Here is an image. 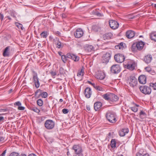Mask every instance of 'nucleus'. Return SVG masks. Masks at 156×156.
I'll list each match as a JSON object with an SVG mask.
<instances>
[{
	"label": "nucleus",
	"mask_w": 156,
	"mask_h": 156,
	"mask_svg": "<svg viewBox=\"0 0 156 156\" xmlns=\"http://www.w3.org/2000/svg\"><path fill=\"white\" fill-rule=\"evenodd\" d=\"M66 56L68 58L71 59L75 61H77L79 60V57L73 54L68 53L66 55Z\"/></svg>",
	"instance_id": "obj_15"
},
{
	"label": "nucleus",
	"mask_w": 156,
	"mask_h": 156,
	"mask_svg": "<svg viewBox=\"0 0 156 156\" xmlns=\"http://www.w3.org/2000/svg\"><path fill=\"white\" fill-rule=\"evenodd\" d=\"M41 90L40 89H38L35 92V95H36L39 92H40Z\"/></svg>",
	"instance_id": "obj_62"
},
{
	"label": "nucleus",
	"mask_w": 156,
	"mask_h": 156,
	"mask_svg": "<svg viewBox=\"0 0 156 156\" xmlns=\"http://www.w3.org/2000/svg\"><path fill=\"white\" fill-rule=\"evenodd\" d=\"M136 156H149L147 153L141 154L140 153H137L136 154Z\"/></svg>",
	"instance_id": "obj_33"
},
{
	"label": "nucleus",
	"mask_w": 156,
	"mask_h": 156,
	"mask_svg": "<svg viewBox=\"0 0 156 156\" xmlns=\"http://www.w3.org/2000/svg\"><path fill=\"white\" fill-rule=\"evenodd\" d=\"M9 47L8 46L5 49L3 53V55L4 56H7L9 55Z\"/></svg>",
	"instance_id": "obj_25"
},
{
	"label": "nucleus",
	"mask_w": 156,
	"mask_h": 156,
	"mask_svg": "<svg viewBox=\"0 0 156 156\" xmlns=\"http://www.w3.org/2000/svg\"><path fill=\"white\" fill-rule=\"evenodd\" d=\"M56 34L58 36H61V33L59 31H56L55 32Z\"/></svg>",
	"instance_id": "obj_51"
},
{
	"label": "nucleus",
	"mask_w": 156,
	"mask_h": 156,
	"mask_svg": "<svg viewBox=\"0 0 156 156\" xmlns=\"http://www.w3.org/2000/svg\"><path fill=\"white\" fill-rule=\"evenodd\" d=\"M15 105L19 106V107L21 105V103L19 101L16 102L14 104Z\"/></svg>",
	"instance_id": "obj_46"
},
{
	"label": "nucleus",
	"mask_w": 156,
	"mask_h": 156,
	"mask_svg": "<svg viewBox=\"0 0 156 156\" xmlns=\"http://www.w3.org/2000/svg\"><path fill=\"white\" fill-rule=\"evenodd\" d=\"M109 24L111 28L114 30L117 29L119 26V23L117 21L114 20H110Z\"/></svg>",
	"instance_id": "obj_7"
},
{
	"label": "nucleus",
	"mask_w": 156,
	"mask_h": 156,
	"mask_svg": "<svg viewBox=\"0 0 156 156\" xmlns=\"http://www.w3.org/2000/svg\"><path fill=\"white\" fill-rule=\"evenodd\" d=\"M124 44H125L123 42H121L118 45H119L120 47H121L122 48L124 46Z\"/></svg>",
	"instance_id": "obj_48"
},
{
	"label": "nucleus",
	"mask_w": 156,
	"mask_h": 156,
	"mask_svg": "<svg viewBox=\"0 0 156 156\" xmlns=\"http://www.w3.org/2000/svg\"><path fill=\"white\" fill-rule=\"evenodd\" d=\"M139 82L141 84H145L146 83V77L144 75L140 76L138 78Z\"/></svg>",
	"instance_id": "obj_16"
},
{
	"label": "nucleus",
	"mask_w": 156,
	"mask_h": 156,
	"mask_svg": "<svg viewBox=\"0 0 156 156\" xmlns=\"http://www.w3.org/2000/svg\"><path fill=\"white\" fill-rule=\"evenodd\" d=\"M136 66V64L135 62L130 61V62H129L126 66L127 69L130 70H133L135 69Z\"/></svg>",
	"instance_id": "obj_11"
},
{
	"label": "nucleus",
	"mask_w": 156,
	"mask_h": 156,
	"mask_svg": "<svg viewBox=\"0 0 156 156\" xmlns=\"http://www.w3.org/2000/svg\"><path fill=\"white\" fill-rule=\"evenodd\" d=\"M111 55L109 53L107 52L104 54L102 57V61L103 63L106 64L108 62Z\"/></svg>",
	"instance_id": "obj_6"
},
{
	"label": "nucleus",
	"mask_w": 156,
	"mask_h": 156,
	"mask_svg": "<svg viewBox=\"0 0 156 156\" xmlns=\"http://www.w3.org/2000/svg\"><path fill=\"white\" fill-rule=\"evenodd\" d=\"M85 50L88 52H92L94 51V47L90 45L87 44L85 46Z\"/></svg>",
	"instance_id": "obj_18"
},
{
	"label": "nucleus",
	"mask_w": 156,
	"mask_h": 156,
	"mask_svg": "<svg viewBox=\"0 0 156 156\" xmlns=\"http://www.w3.org/2000/svg\"><path fill=\"white\" fill-rule=\"evenodd\" d=\"M73 149L74 151L76 154L81 153L82 151L81 147L79 145H74L73 147Z\"/></svg>",
	"instance_id": "obj_12"
},
{
	"label": "nucleus",
	"mask_w": 156,
	"mask_h": 156,
	"mask_svg": "<svg viewBox=\"0 0 156 156\" xmlns=\"http://www.w3.org/2000/svg\"><path fill=\"white\" fill-rule=\"evenodd\" d=\"M37 104L40 106H42L43 104V101L41 99H39L37 101Z\"/></svg>",
	"instance_id": "obj_30"
},
{
	"label": "nucleus",
	"mask_w": 156,
	"mask_h": 156,
	"mask_svg": "<svg viewBox=\"0 0 156 156\" xmlns=\"http://www.w3.org/2000/svg\"><path fill=\"white\" fill-rule=\"evenodd\" d=\"M9 156H20L19 154L15 152L11 153Z\"/></svg>",
	"instance_id": "obj_40"
},
{
	"label": "nucleus",
	"mask_w": 156,
	"mask_h": 156,
	"mask_svg": "<svg viewBox=\"0 0 156 156\" xmlns=\"http://www.w3.org/2000/svg\"><path fill=\"white\" fill-rule=\"evenodd\" d=\"M91 85L95 88H96V87L97 86V85L95 84V83H92V84H91Z\"/></svg>",
	"instance_id": "obj_58"
},
{
	"label": "nucleus",
	"mask_w": 156,
	"mask_h": 156,
	"mask_svg": "<svg viewBox=\"0 0 156 156\" xmlns=\"http://www.w3.org/2000/svg\"><path fill=\"white\" fill-rule=\"evenodd\" d=\"M4 18V16L2 13H0V20H1V21H2Z\"/></svg>",
	"instance_id": "obj_49"
},
{
	"label": "nucleus",
	"mask_w": 156,
	"mask_h": 156,
	"mask_svg": "<svg viewBox=\"0 0 156 156\" xmlns=\"http://www.w3.org/2000/svg\"><path fill=\"white\" fill-rule=\"evenodd\" d=\"M28 156H37L36 155L34 154H29Z\"/></svg>",
	"instance_id": "obj_64"
},
{
	"label": "nucleus",
	"mask_w": 156,
	"mask_h": 156,
	"mask_svg": "<svg viewBox=\"0 0 156 156\" xmlns=\"http://www.w3.org/2000/svg\"><path fill=\"white\" fill-rule=\"evenodd\" d=\"M6 150H5L3 152V153H2V154H1V155L2 156H5V154L6 153Z\"/></svg>",
	"instance_id": "obj_55"
},
{
	"label": "nucleus",
	"mask_w": 156,
	"mask_h": 156,
	"mask_svg": "<svg viewBox=\"0 0 156 156\" xmlns=\"http://www.w3.org/2000/svg\"><path fill=\"white\" fill-rule=\"evenodd\" d=\"M60 73L61 74H63L64 72V69L63 68H61L59 69Z\"/></svg>",
	"instance_id": "obj_47"
},
{
	"label": "nucleus",
	"mask_w": 156,
	"mask_h": 156,
	"mask_svg": "<svg viewBox=\"0 0 156 156\" xmlns=\"http://www.w3.org/2000/svg\"><path fill=\"white\" fill-rule=\"evenodd\" d=\"M96 15L99 16H101V14L100 13L98 12L96 13Z\"/></svg>",
	"instance_id": "obj_59"
},
{
	"label": "nucleus",
	"mask_w": 156,
	"mask_h": 156,
	"mask_svg": "<svg viewBox=\"0 0 156 156\" xmlns=\"http://www.w3.org/2000/svg\"><path fill=\"white\" fill-rule=\"evenodd\" d=\"M31 109L32 110L37 113H39L40 112V110L36 107H33L31 108Z\"/></svg>",
	"instance_id": "obj_36"
},
{
	"label": "nucleus",
	"mask_w": 156,
	"mask_h": 156,
	"mask_svg": "<svg viewBox=\"0 0 156 156\" xmlns=\"http://www.w3.org/2000/svg\"><path fill=\"white\" fill-rule=\"evenodd\" d=\"M121 70V68L119 65H114L111 67L112 73L116 74L119 73Z\"/></svg>",
	"instance_id": "obj_5"
},
{
	"label": "nucleus",
	"mask_w": 156,
	"mask_h": 156,
	"mask_svg": "<svg viewBox=\"0 0 156 156\" xmlns=\"http://www.w3.org/2000/svg\"><path fill=\"white\" fill-rule=\"evenodd\" d=\"M73 156H83V155L82 153L76 154Z\"/></svg>",
	"instance_id": "obj_54"
},
{
	"label": "nucleus",
	"mask_w": 156,
	"mask_h": 156,
	"mask_svg": "<svg viewBox=\"0 0 156 156\" xmlns=\"http://www.w3.org/2000/svg\"><path fill=\"white\" fill-rule=\"evenodd\" d=\"M91 94L92 92L90 88L87 87L84 90V94L87 98H90L91 96Z\"/></svg>",
	"instance_id": "obj_13"
},
{
	"label": "nucleus",
	"mask_w": 156,
	"mask_h": 156,
	"mask_svg": "<svg viewBox=\"0 0 156 156\" xmlns=\"http://www.w3.org/2000/svg\"><path fill=\"white\" fill-rule=\"evenodd\" d=\"M111 147L114 148L116 147V142L115 139H112L111 142Z\"/></svg>",
	"instance_id": "obj_28"
},
{
	"label": "nucleus",
	"mask_w": 156,
	"mask_h": 156,
	"mask_svg": "<svg viewBox=\"0 0 156 156\" xmlns=\"http://www.w3.org/2000/svg\"><path fill=\"white\" fill-rule=\"evenodd\" d=\"M17 26L18 28H20L21 26H22V25L21 24H19L17 25Z\"/></svg>",
	"instance_id": "obj_63"
},
{
	"label": "nucleus",
	"mask_w": 156,
	"mask_h": 156,
	"mask_svg": "<svg viewBox=\"0 0 156 156\" xmlns=\"http://www.w3.org/2000/svg\"><path fill=\"white\" fill-rule=\"evenodd\" d=\"M83 70L82 69L80 71H79L77 74L78 76H83Z\"/></svg>",
	"instance_id": "obj_38"
},
{
	"label": "nucleus",
	"mask_w": 156,
	"mask_h": 156,
	"mask_svg": "<svg viewBox=\"0 0 156 156\" xmlns=\"http://www.w3.org/2000/svg\"><path fill=\"white\" fill-rule=\"evenodd\" d=\"M136 44L137 46V48L138 50H140L143 49L144 45L143 42L140 41Z\"/></svg>",
	"instance_id": "obj_22"
},
{
	"label": "nucleus",
	"mask_w": 156,
	"mask_h": 156,
	"mask_svg": "<svg viewBox=\"0 0 156 156\" xmlns=\"http://www.w3.org/2000/svg\"><path fill=\"white\" fill-rule=\"evenodd\" d=\"M115 48L116 49H121L122 48L121 47H120L119 45L115 46Z\"/></svg>",
	"instance_id": "obj_57"
},
{
	"label": "nucleus",
	"mask_w": 156,
	"mask_h": 156,
	"mask_svg": "<svg viewBox=\"0 0 156 156\" xmlns=\"http://www.w3.org/2000/svg\"><path fill=\"white\" fill-rule=\"evenodd\" d=\"M143 115L144 116H145L146 114L143 111H141L140 113V118H142V116Z\"/></svg>",
	"instance_id": "obj_42"
},
{
	"label": "nucleus",
	"mask_w": 156,
	"mask_h": 156,
	"mask_svg": "<svg viewBox=\"0 0 156 156\" xmlns=\"http://www.w3.org/2000/svg\"><path fill=\"white\" fill-rule=\"evenodd\" d=\"M51 73L52 76H55L56 75V73L55 72L52 71L51 72Z\"/></svg>",
	"instance_id": "obj_52"
},
{
	"label": "nucleus",
	"mask_w": 156,
	"mask_h": 156,
	"mask_svg": "<svg viewBox=\"0 0 156 156\" xmlns=\"http://www.w3.org/2000/svg\"><path fill=\"white\" fill-rule=\"evenodd\" d=\"M137 83V79L133 76H131L129 80V84L130 86L133 87L136 86Z\"/></svg>",
	"instance_id": "obj_8"
},
{
	"label": "nucleus",
	"mask_w": 156,
	"mask_h": 156,
	"mask_svg": "<svg viewBox=\"0 0 156 156\" xmlns=\"http://www.w3.org/2000/svg\"><path fill=\"white\" fill-rule=\"evenodd\" d=\"M40 95H41L42 98H46L47 97L48 94L46 92H43L42 93H41Z\"/></svg>",
	"instance_id": "obj_34"
},
{
	"label": "nucleus",
	"mask_w": 156,
	"mask_h": 156,
	"mask_svg": "<svg viewBox=\"0 0 156 156\" xmlns=\"http://www.w3.org/2000/svg\"><path fill=\"white\" fill-rule=\"evenodd\" d=\"M55 122L51 120H46L44 123L45 128L48 129H51L53 128L55 126Z\"/></svg>",
	"instance_id": "obj_2"
},
{
	"label": "nucleus",
	"mask_w": 156,
	"mask_h": 156,
	"mask_svg": "<svg viewBox=\"0 0 156 156\" xmlns=\"http://www.w3.org/2000/svg\"><path fill=\"white\" fill-rule=\"evenodd\" d=\"M10 14L11 16H12L14 18H16V16L17 15L16 12L13 11H12L11 12Z\"/></svg>",
	"instance_id": "obj_37"
},
{
	"label": "nucleus",
	"mask_w": 156,
	"mask_h": 156,
	"mask_svg": "<svg viewBox=\"0 0 156 156\" xmlns=\"http://www.w3.org/2000/svg\"><path fill=\"white\" fill-rule=\"evenodd\" d=\"M102 103L100 102H98L94 103V107L95 110L96 111L99 110L102 106Z\"/></svg>",
	"instance_id": "obj_19"
},
{
	"label": "nucleus",
	"mask_w": 156,
	"mask_h": 156,
	"mask_svg": "<svg viewBox=\"0 0 156 156\" xmlns=\"http://www.w3.org/2000/svg\"><path fill=\"white\" fill-rule=\"evenodd\" d=\"M33 80L34 82L36 87L37 88H38L40 86L39 79L38 78L37 73L34 72Z\"/></svg>",
	"instance_id": "obj_9"
},
{
	"label": "nucleus",
	"mask_w": 156,
	"mask_h": 156,
	"mask_svg": "<svg viewBox=\"0 0 156 156\" xmlns=\"http://www.w3.org/2000/svg\"><path fill=\"white\" fill-rule=\"evenodd\" d=\"M56 47L58 48H61L62 45L61 43L59 41H57L56 43Z\"/></svg>",
	"instance_id": "obj_39"
},
{
	"label": "nucleus",
	"mask_w": 156,
	"mask_h": 156,
	"mask_svg": "<svg viewBox=\"0 0 156 156\" xmlns=\"http://www.w3.org/2000/svg\"><path fill=\"white\" fill-rule=\"evenodd\" d=\"M139 106V105L136 104L135 106L130 107V109L134 112H136L138 110V108H137V107H138Z\"/></svg>",
	"instance_id": "obj_27"
},
{
	"label": "nucleus",
	"mask_w": 156,
	"mask_h": 156,
	"mask_svg": "<svg viewBox=\"0 0 156 156\" xmlns=\"http://www.w3.org/2000/svg\"><path fill=\"white\" fill-rule=\"evenodd\" d=\"M96 77L97 79L101 80L105 78V76L103 73H100L97 75Z\"/></svg>",
	"instance_id": "obj_26"
},
{
	"label": "nucleus",
	"mask_w": 156,
	"mask_h": 156,
	"mask_svg": "<svg viewBox=\"0 0 156 156\" xmlns=\"http://www.w3.org/2000/svg\"><path fill=\"white\" fill-rule=\"evenodd\" d=\"M4 140V138L2 136H0V142H2Z\"/></svg>",
	"instance_id": "obj_56"
},
{
	"label": "nucleus",
	"mask_w": 156,
	"mask_h": 156,
	"mask_svg": "<svg viewBox=\"0 0 156 156\" xmlns=\"http://www.w3.org/2000/svg\"><path fill=\"white\" fill-rule=\"evenodd\" d=\"M62 59L63 62L65 63L66 61V57L65 55H62Z\"/></svg>",
	"instance_id": "obj_41"
},
{
	"label": "nucleus",
	"mask_w": 156,
	"mask_h": 156,
	"mask_svg": "<svg viewBox=\"0 0 156 156\" xmlns=\"http://www.w3.org/2000/svg\"><path fill=\"white\" fill-rule=\"evenodd\" d=\"M7 111V109H0V112H6Z\"/></svg>",
	"instance_id": "obj_53"
},
{
	"label": "nucleus",
	"mask_w": 156,
	"mask_h": 156,
	"mask_svg": "<svg viewBox=\"0 0 156 156\" xmlns=\"http://www.w3.org/2000/svg\"><path fill=\"white\" fill-rule=\"evenodd\" d=\"M102 97L105 99L110 101V94H104L102 95Z\"/></svg>",
	"instance_id": "obj_29"
},
{
	"label": "nucleus",
	"mask_w": 156,
	"mask_h": 156,
	"mask_svg": "<svg viewBox=\"0 0 156 156\" xmlns=\"http://www.w3.org/2000/svg\"><path fill=\"white\" fill-rule=\"evenodd\" d=\"M86 108L87 110L89 111L90 110V108L89 106H87Z\"/></svg>",
	"instance_id": "obj_61"
},
{
	"label": "nucleus",
	"mask_w": 156,
	"mask_h": 156,
	"mask_svg": "<svg viewBox=\"0 0 156 156\" xmlns=\"http://www.w3.org/2000/svg\"><path fill=\"white\" fill-rule=\"evenodd\" d=\"M114 58L117 62L122 63L124 61L125 57L123 55L118 54L115 55Z\"/></svg>",
	"instance_id": "obj_4"
},
{
	"label": "nucleus",
	"mask_w": 156,
	"mask_h": 156,
	"mask_svg": "<svg viewBox=\"0 0 156 156\" xmlns=\"http://www.w3.org/2000/svg\"><path fill=\"white\" fill-rule=\"evenodd\" d=\"M145 69L147 70V71H148V72L150 71L151 70V69L149 67H146L145 68Z\"/></svg>",
	"instance_id": "obj_60"
},
{
	"label": "nucleus",
	"mask_w": 156,
	"mask_h": 156,
	"mask_svg": "<svg viewBox=\"0 0 156 156\" xmlns=\"http://www.w3.org/2000/svg\"><path fill=\"white\" fill-rule=\"evenodd\" d=\"M152 56L151 55H148L145 56L144 58V61L147 63L150 62L152 60Z\"/></svg>",
	"instance_id": "obj_20"
},
{
	"label": "nucleus",
	"mask_w": 156,
	"mask_h": 156,
	"mask_svg": "<svg viewBox=\"0 0 156 156\" xmlns=\"http://www.w3.org/2000/svg\"><path fill=\"white\" fill-rule=\"evenodd\" d=\"M131 49L133 51H136L137 49V46L136 43H134L132 45Z\"/></svg>",
	"instance_id": "obj_31"
},
{
	"label": "nucleus",
	"mask_w": 156,
	"mask_h": 156,
	"mask_svg": "<svg viewBox=\"0 0 156 156\" xmlns=\"http://www.w3.org/2000/svg\"><path fill=\"white\" fill-rule=\"evenodd\" d=\"M151 39L155 41H156V32H154L150 34Z\"/></svg>",
	"instance_id": "obj_24"
},
{
	"label": "nucleus",
	"mask_w": 156,
	"mask_h": 156,
	"mask_svg": "<svg viewBox=\"0 0 156 156\" xmlns=\"http://www.w3.org/2000/svg\"><path fill=\"white\" fill-rule=\"evenodd\" d=\"M93 28L95 31H98L100 30V28L96 26L94 27Z\"/></svg>",
	"instance_id": "obj_45"
},
{
	"label": "nucleus",
	"mask_w": 156,
	"mask_h": 156,
	"mask_svg": "<svg viewBox=\"0 0 156 156\" xmlns=\"http://www.w3.org/2000/svg\"><path fill=\"white\" fill-rule=\"evenodd\" d=\"M95 89L99 91H103L104 90V89L102 87L98 85L97 86Z\"/></svg>",
	"instance_id": "obj_35"
},
{
	"label": "nucleus",
	"mask_w": 156,
	"mask_h": 156,
	"mask_svg": "<svg viewBox=\"0 0 156 156\" xmlns=\"http://www.w3.org/2000/svg\"><path fill=\"white\" fill-rule=\"evenodd\" d=\"M62 112L64 114H67L68 113L69 111L67 109L64 108L62 109Z\"/></svg>",
	"instance_id": "obj_43"
},
{
	"label": "nucleus",
	"mask_w": 156,
	"mask_h": 156,
	"mask_svg": "<svg viewBox=\"0 0 156 156\" xmlns=\"http://www.w3.org/2000/svg\"><path fill=\"white\" fill-rule=\"evenodd\" d=\"M118 99V97L115 94H110V101H116Z\"/></svg>",
	"instance_id": "obj_21"
},
{
	"label": "nucleus",
	"mask_w": 156,
	"mask_h": 156,
	"mask_svg": "<svg viewBox=\"0 0 156 156\" xmlns=\"http://www.w3.org/2000/svg\"><path fill=\"white\" fill-rule=\"evenodd\" d=\"M112 34L111 33H108L104 34L103 35V37L104 40L109 39L112 37Z\"/></svg>",
	"instance_id": "obj_23"
},
{
	"label": "nucleus",
	"mask_w": 156,
	"mask_h": 156,
	"mask_svg": "<svg viewBox=\"0 0 156 156\" xmlns=\"http://www.w3.org/2000/svg\"><path fill=\"white\" fill-rule=\"evenodd\" d=\"M106 117L108 120L111 123H114L116 122L115 115L112 112H108L107 113Z\"/></svg>",
	"instance_id": "obj_1"
},
{
	"label": "nucleus",
	"mask_w": 156,
	"mask_h": 156,
	"mask_svg": "<svg viewBox=\"0 0 156 156\" xmlns=\"http://www.w3.org/2000/svg\"><path fill=\"white\" fill-rule=\"evenodd\" d=\"M41 37L43 38H46L48 36L47 32L46 31L42 32L41 33Z\"/></svg>",
	"instance_id": "obj_32"
},
{
	"label": "nucleus",
	"mask_w": 156,
	"mask_h": 156,
	"mask_svg": "<svg viewBox=\"0 0 156 156\" xmlns=\"http://www.w3.org/2000/svg\"><path fill=\"white\" fill-rule=\"evenodd\" d=\"M128 132L129 129L128 128H123L119 131V135L121 136H125L126 134Z\"/></svg>",
	"instance_id": "obj_17"
},
{
	"label": "nucleus",
	"mask_w": 156,
	"mask_h": 156,
	"mask_svg": "<svg viewBox=\"0 0 156 156\" xmlns=\"http://www.w3.org/2000/svg\"><path fill=\"white\" fill-rule=\"evenodd\" d=\"M139 89L141 92L145 94H149L151 92V88L148 86H142L140 87Z\"/></svg>",
	"instance_id": "obj_3"
},
{
	"label": "nucleus",
	"mask_w": 156,
	"mask_h": 156,
	"mask_svg": "<svg viewBox=\"0 0 156 156\" xmlns=\"http://www.w3.org/2000/svg\"><path fill=\"white\" fill-rule=\"evenodd\" d=\"M25 109V108L23 106H19L18 107V109L19 110H24Z\"/></svg>",
	"instance_id": "obj_50"
},
{
	"label": "nucleus",
	"mask_w": 156,
	"mask_h": 156,
	"mask_svg": "<svg viewBox=\"0 0 156 156\" xmlns=\"http://www.w3.org/2000/svg\"><path fill=\"white\" fill-rule=\"evenodd\" d=\"M150 86H152L154 90H156V83H151L150 84Z\"/></svg>",
	"instance_id": "obj_44"
},
{
	"label": "nucleus",
	"mask_w": 156,
	"mask_h": 156,
	"mask_svg": "<svg viewBox=\"0 0 156 156\" xmlns=\"http://www.w3.org/2000/svg\"><path fill=\"white\" fill-rule=\"evenodd\" d=\"M83 32L81 29H77L76 31L74 32V35L76 38H80L83 35Z\"/></svg>",
	"instance_id": "obj_10"
},
{
	"label": "nucleus",
	"mask_w": 156,
	"mask_h": 156,
	"mask_svg": "<svg viewBox=\"0 0 156 156\" xmlns=\"http://www.w3.org/2000/svg\"><path fill=\"white\" fill-rule=\"evenodd\" d=\"M126 36L128 38H133L135 35V32L132 30H129L126 33Z\"/></svg>",
	"instance_id": "obj_14"
}]
</instances>
